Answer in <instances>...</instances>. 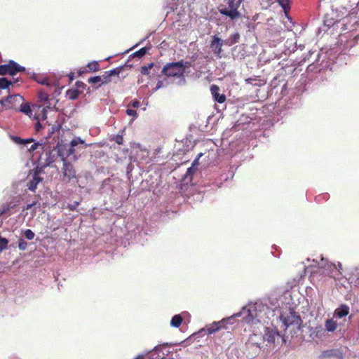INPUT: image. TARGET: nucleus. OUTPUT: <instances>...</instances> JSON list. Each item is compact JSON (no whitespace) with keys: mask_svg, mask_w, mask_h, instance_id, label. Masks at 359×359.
Here are the masks:
<instances>
[{"mask_svg":"<svg viewBox=\"0 0 359 359\" xmlns=\"http://www.w3.org/2000/svg\"><path fill=\"white\" fill-rule=\"evenodd\" d=\"M310 62L307 66L306 72L311 79L316 83L327 79L332 72V64L329 60L327 53L323 50H309L298 61V65H302Z\"/></svg>","mask_w":359,"mask_h":359,"instance_id":"obj_1","label":"nucleus"},{"mask_svg":"<svg viewBox=\"0 0 359 359\" xmlns=\"http://www.w3.org/2000/svg\"><path fill=\"white\" fill-rule=\"evenodd\" d=\"M272 314L273 311L269 310L265 304L261 302H250L243 306L239 312L233 313L229 317L224 318L219 322L224 329H228V325L236 323L238 318H241L240 320L243 323L256 325L264 320L266 315L269 316Z\"/></svg>","mask_w":359,"mask_h":359,"instance_id":"obj_2","label":"nucleus"},{"mask_svg":"<svg viewBox=\"0 0 359 359\" xmlns=\"http://www.w3.org/2000/svg\"><path fill=\"white\" fill-rule=\"evenodd\" d=\"M87 144L80 137H75L69 143L64 140L58 141L53 151L57 152V157H69L79 149H86Z\"/></svg>","mask_w":359,"mask_h":359,"instance_id":"obj_3","label":"nucleus"},{"mask_svg":"<svg viewBox=\"0 0 359 359\" xmlns=\"http://www.w3.org/2000/svg\"><path fill=\"white\" fill-rule=\"evenodd\" d=\"M241 4L242 2L240 0H228V7L219 8V12L221 15L229 18L231 20L241 18V22L244 24L247 28H250V18L242 15L241 13L238 11V8Z\"/></svg>","mask_w":359,"mask_h":359,"instance_id":"obj_4","label":"nucleus"},{"mask_svg":"<svg viewBox=\"0 0 359 359\" xmlns=\"http://www.w3.org/2000/svg\"><path fill=\"white\" fill-rule=\"evenodd\" d=\"M189 65V62L181 60L177 62H168L163 66L161 71L160 78L162 75L167 77H176L177 76H183L185 73L186 68Z\"/></svg>","mask_w":359,"mask_h":359,"instance_id":"obj_5","label":"nucleus"},{"mask_svg":"<svg viewBox=\"0 0 359 359\" xmlns=\"http://www.w3.org/2000/svg\"><path fill=\"white\" fill-rule=\"evenodd\" d=\"M199 159L200 158H194V161L192 162L191 167L187 168L186 173L182 177L179 185L181 191L186 192L188 190L189 185L194 186L196 184V182L194 181V177L197 175L198 172Z\"/></svg>","mask_w":359,"mask_h":359,"instance_id":"obj_6","label":"nucleus"},{"mask_svg":"<svg viewBox=\"0 0 359 359\" xmlns=\"http://www.w3.org/2000/svg\"><path fill=\"white\" fill-rule=\"evenodd\" d=\"M283 323L285 328L289 327L290 325H297L299 327L302 320L299 314L290 306L286 307L280 311L278 317Z\"/></svg>","mask_w":359,"mask_h":359,"instance_id":"obj_7","label":"nucleus"},{"mask_svg":"<svg viewBox=\"0 0 359 359\" xmlns=\"http://www.w3.org/2000/svg\"><path fill=\"white\" fill-rule=\"evenodd\" d=\"M267 325L266 324L264 326V340L266 341L269 344L282 346L285 343L284 337L275 327H268Z\"/></svg>","mask_w":359,"mask_h":359,"instance_id":"obj_8","label":"nucleus"},{"mask_svg":"<svg viewBox=\"0 0 359 359\" xmlns=\"http://www.w3.org/2000/svg\"><path fill=\"white\" fill-rule=\"evenodd\" d=\"M255 120L252 116L242 114L234 124V129H238V131L241 130V135L248 136V133L255 129Z\"/></svg>","mask_w":359,"mask_h":359,"instance_id":"obj_9","label":"nucleus"},{"mask_svg":"<svg viewBox=\"0 0 359 359\" xmlns=\"http://www.w3.org/2000/svg\"><path fill=\"white\" fill-rule=\"evenodd\" d=\"M279 299L274 296L270 297L268 299H264L263 301H257V302H261L263 304H265L266 307L273 311V314L271 316H265L264 318V320L259 323V324L269 325L270 323V320L272 317L275 316L276 315V312L280 314V311L282 310H279L280 308V303Z\"/></svg>","mask_w":359,"mask_h":359,"instance_id":"obj_10","label":"nucleus"},{"mask_svg":"<svg viewBox=\"0 0 359 359\" xmlns=\"http://www.w3.org/2000/svg\"><path fill=\"white\" fill-rule=\"evenodd\" d=\"M24 102V97L20 94L9 95L0 100V104L6 109L14 110L19 109V106Z\"/></svg>","mask_w":359,"mask_h":359,"instance_id":"obj_11","label":"nucleus"},{"mask_svg":"<svg viewBox=\"0 0 359 359\" xmlns=\"http://www.w3.org/2000/svg\"><path fill=\"white\" fill-rule=\"evenodd\" d=\"M194 147V144L188 139L177 141L173 149V156H185Z\"/></svg>","mask_w":359,"mask_h":359,"instance_id":"obj_12","label":"nucleus"},{"mask_svg":"<svg viewBox=\"0 0 359 359\" xmlns=\"http://www.w3.org/2000/svg\"><path fill=\"white\" fill-rule=\"evenodd\" d=\"M308 332L309 338L312 341H318L325 337V330L321 325H317L316 326H309Z\"/></svg>","mask_w":359,"mask_h":359,"instance_id":"obj_13","label":"nucleus"},{"mask_svg":"<svg viewBox=\"0 0 359 359\" xmlns=\"http://www.w3.org/2000/svg\"><path fill=\"white\" fill-rule=\"evenodd\" d=\"M160 69L161 65L159 64L151 62L147 65L142 66L140 72L142 74L147 75L149 77L154 76L155 75H157L158 77V72L161 71Z\"/></svg>","mask_w":359,"mask_h":359,"instance_id":"obj_14","label":"nucleus"},{"mask_svg":"<svg viewBox=\"0 0 359 359\" xmlns=\"http://www.w3.org/2000/svg\"><path fill=\"white\" fill-rule=\"evenodd\" d=\"M238 129H234V125L231 128H226L222 135V140H226L229 143L233 142L234 140L241 139V134Z\"/></svg>","mask_w":359,"mask_h":359,"instance_id":"obj_15","label":"nucleus"},{"mask_svg":"<svg viewBox=\"0 0 359 359\" xmlns=\"http://www.w3.org/2000/svg\"><path fill=\"white\" fill-rule=\"evenodd\" d=\"M222 327L219 321H215L212 324L207 325L205 328L201 329L197 333H195L194 336H202L203 334H212L217 331H219Z\"/></svg>","mask_w":359,"mask_h":359,"instance_id":"obj_16","label":"nucleus"},{"mask_svg":"<svg viewBox=\"0 0 359 359\" xmlns=\"http://www.w3.org/2000/svg\"><path fill=\"white\" fill-rule=\"evenodd\" d=\"M68 158H61L63 163V175L67 177L69 182L72 179L76 178V171L72 163L67 161Z\"/></svg>","mask_w":359,"mask_h":359,"instance_id":"obj_17","label":"nucleus"},{"mask_svg":"<svg viewBox=\"0 0 359 359\" xmlns=\"http://www.w3.org/2000/svg\"><path fill=\"white\" fill-rule=\"evenodd\" d=\"M224 45V40L217 36V35H214L212 39V41L210 43V48L213 50L214 53L217 56H219L222 51V46Z\"/></svg>","mask_w":359,"mask_h":359,"instance_id":"obj_18","label":"nucleus"},{"mask_svg":"<svg viewBox=\"0 0 359 359\" xmlns=\"http://www.w3.org/2000/svg\"><path fill=\"white\" fill-rule=\"evenodd\" d=\"M43 178L38 176L37 174L29 173L28 175V181L27 182V187L31 191H35L37 185L42 181Z\"/></svg>","mask_w":359,"mask_h":359,"instance_id":"obj_19","label":"nucleus"},{"mask_svg":"<svg viewBox=\"0 0 359 359\" xmlns=\"http://www.w3.org/2000/svg\"><path fill=\"white\" fill-rule=\"evenodd\" d=\"M231 55L234 60H242L247 55L244 44L237 45L231 49Z\"/></svg>","mask_w":359,"mask_h":359,"instance_id":"obj_20","label":"nucleus"},{"mask_svg":"<svg viewBox=\"0 0 359 359\" xmlns=\"http://www.w3.org/2000/svg\"><path fill=\"white\" fill-rule=\"evenodd\" d=\"M9 74L11 76L15 75V61L9 60L7 64L0 65V75L4 76Z\"/></svg>","mask_w":359,"mask_h":359,"instance_id":"obj_21","label":"nucleus"},{"mask_svg":"<svg viewBox=\"0 0 359 359\" xmlns=\"http://www.w3.org/2000/svg\"><path fill=\"white\" fill-rule=\"evenodd\" d=\"M210 91L215 101L220 104L225 102L226 96L224 94L219 93V88L217 85H212Z\"/></svg>","mask_w":359,"mask_h":359,"instance_id":"obj_22","label":"nucleus"},{"mask_svg":"<svg viewBox=\"0 0 359 359\" xmlns=\"http://www.w3.org/2000/svg\"><path fill=\"white\" fill-rule=\"evenodd\" d=\"M350 308L345 304H341L334 311V316L337 318H342L348 315Z\"/></svg>","mask_w":359,"mask_h":359,"instance_id":"obj_23","label":"nucleus"},{"mask_svg":"<svg viewBox=\"0 0 359 359\" xmlns=\"http://www.w3.org/2000/svg\"><path fill=\"white\" fill-rule=\"evenodd\" d=\"M32 107H33V105H32L30 102H22L21 104L19 106V109L17 111H20L27 115L29 118H32L33 116V109Z\"/></svg>","mask_w":359,"mask_h":359,"instance_id":"obj_24","label":"nucleus"},{"mask_svg":"<svg viewBox=\"0 0 359 359\" xmlns=\"http://www.w3.org/2000/svg\"><path fill=\"white\" fill-rule=\"evenodd\" d=\"M31 78L34 79L35 81H36L38 83L47 86L48 87L56 86L58 85V81L53 83L47 77L39 79L38 75L36 73H32Z\"/></svg>","mask_w":359,"mask_h":359,"instance_id":"obj_25","label":"nucleus"},{"mask_svg":"<svg viewBox=\"0 0 359 359\" xmlns=\"http://www.w3.org/2000/svg\"><path fill=\"white\" fill-rule=\"evenodd\" d=\"M54 158H46V163L41 165L40 163H38L36 165V167L31 170L30 173L32 174H37L38 176H40V175L43 172V170L45 168H46L50 163L54 162Z\"/></svg>","mask_w":359,"mask_h":359,"instance_id":"obj_26","label":"nucleus"},{"mask_svg":"<svg viewBox=\"0 0 359 359\" xmlns=\"http://www.w3.org/2000/svg\"><path fill=\"white\" fill-rule=\"evenodd\" d=\"M241 39V35L238 32H234L231 34H230V36L226 39L225 40H224V46H232L233 45H235L236 43H238L239 41Z\"/></svg>","mask_w":359,"mask_h":359,"instance_id":"obj_27","label":"nucleus"},{"mask_svg":"<svg viewBox=\"0 0 359 359\" xmlns=\"http://www.w3.org/2000/svg\"><path fill=\"white\" fill-rule=\"evenodd\" d=\"M23 148H26L27 151L29 152L34 151L38 148H41L42 150L43 149V144L39 142H35L32 138V140L29 142V143H26L25 145H23Z\"/></svg>","mask_w":359,"mask_h":359,"instance_id":"obj_28","label":"nucleus"},{"mask_svg":"<svg viewBox=\"0 0 359 359\" xmlns=\"http://www.w3.org/2000/svg\"><path fill=\"white\" fill-rule=\"evenodd\" d=\"M240 165V164H236V163H233L232 164V163H231L230 165H229V169L228 170V172L227 173H225V174H222V178L226 181L230 178H233V176H234V174H235V172H236V170L237 169V168Z\"/></svg>","mask_w":359,"mask_h":359,"instance_id":"obj_29","label":"nucleus"},{"mask_svg":"<svg viewBox=\"0 0 359 359\" xmlns=\"http://www.w3.org/2000/svg\"><path fill=\"white\" fill-rule=\"evenodd\" d=\"M325 332H334L337 328V323L333 318H328L325 322Z\"/></svg>","mask_w":359,"mask_h":359,"instance_id":"obj_30","label":"nucleus"},{"mask_svg":"<svg viewBox=\"0 0 359 359\" xmlns=\"http://www.w3.org/2000/svg\"><path fill=\"white\" fill-rule=\"evenodd\" d=\"M246 346L248 349L252 351V353L250 355L251 358H255L259 353L261 351V348L257 343L248 342Z\"/></svg>","mask_w":359,"mask_h":359,"instance_id":"obj_31","label":"nucleus"},{"mask_svg":"<svg viewBox=\"0 0 359 359\" xmlns=\"http://www.w3.org/2000/svg\"><path fill=\"white\" fill-rule=\"evenodd\" d=\"M245 82L246 84L251 85L252 86H261L264 84L263 81L257 76L247 78L245 79Z\"/></svg>","mask_w":359,"mask_h":359,"instance_id":"obj_32","label":"nucleus"},{"mask_svg":"<svg viewBox=\"0 0 359 359\" xmlns=\"http://www.w3.org/2000/svg\"><path fill=\"white\" fill-rule=\"evenodd\" d=\"M340 355V357L341 358V353L337 349H330L323 351L320 358H332L334 356H339Z\"/></svg>","mask_w":359,"mask_h":359,"instance_id":"obj_33","label":"nucleus"},{"mask_svg":"<svg viewBox=\"0 0 359 359\" xmlns=\"http://www.w3.org/2000/svg\"><path fill=\"white\" fill-rule=\"evenodd\" d=\"M11 86H13V82L6 77L0 78V93L2 90H7L8 92Z\"/></svg>","mask_w":359,"mask_h":359,"instance_id":"obj_34","label":"nucleus"},{"mask_svg":"<svg viewBox=\"0 0 359 359\" xmlns=\"http://www.w3.org/2000/svg\"><path fill=\"white\" fill-rule=\"evenodd\" d=\"M150 48H151V45H149L148 46L142 47L140 49H139L138 50L133 53L130 55V57L141 58L147 53V52L150 50Z\"/></svg>","mask_w":359,"mask_h":359,"instance_id":"obj_35","label":"nucleus"},{"mask_svg":"<svg viewBox=\"0 0 359 359\" xmlns=\"http://www.w3.org/2000/svg\"><path fill=\"white\" fill-rule=\"evenodd\" d=\"M10 137L14 143L21 147H23V145H25L26 143H29V142L32 140V138L23 139L16 135H11Z\"/></svg>","mask_w":359,"mask_h":359,"instance_id":"obj_36","label":"nucleus"},{"mask_svg":"<svg viewBox=\"0 0 359 359\" xmlns=\"http://www.w3.org/2000/svg\"><path fill=\"white\" fill-rule=\"evenodd\" d=\"M81 93L82 91H79L78 89L74 88H70L66 91V96H67L71 100H75Z\"/></svg>","mask_w":359,"mask_h":359,"instance_id":"obj_37","label":"nucleus"},{"mask_svg":"<svg viewBox=\"0 0 359 359\" xmlns=\"http://www.w3.org/2000/svg\"><path fill=\"white\" fill-rule=\"evenodd\" d=\"M183 321V318L181 314H176L175 315L171 320H170V325L173 327H179L182 323Z\"/></svg>","mask_w":359,"mask_h":359,"instance_id":"obj_38","label":"nucleus"},{"mask_svg":"<svg viewBox=\"0 0 359 359\" xmlns=\"http://www.w3.org/2000/svg\"><path fill=\"white\" fill-rule=\"evenodd\" d=\"M279 6L283 8L284 12H287L290 10L292 0H276Z\"/></svg>","mask_w":359,"mask_h":359,"instance_id":"obj_39","label":"nucleus"},{"mask_svg":"<svg viewBox=\"0 0 359 359\" xmlns=\"http://www.w3.org/2000/svg\"><path fill=\"white\" fill-rule=\"evenodd\" d=\"M100 76H101V83H100L97 86L95 87V90L98 89L102 85L108 84L111 81V77L108 74V73H107V71L104 72V74Z\"/></svg>","mask_w":359,"mask_h":359,"instance_id":"obj_40","label":"nucleus"},{"mask_svg":"<svg viewBox=\"0 0 359 359\" xmlns=\"http://www.w3.org/2000/svg\"><path fill=\"white\" fill-rule=\"evenodd\" d=\"M87 67L90 69V71L95 72L100 69V65L97 61L93 60L87 64Z\"/></svg>","mask_w":359,"mask_h":359,"instance_id":"obj_41","label":"nucleus"},{"mask_svg":"<svg viewBox=\"0 0 359 359\" xmlns=\"http://www.w3.org/2000/svg\"><path fill=\"white\" fill-rule=\"evenodd\" d=\"M169 83H169L168 79H166V78H164L163 80H158L157 82L156 86L154 89V91H156L157 90H158L161 88L167 87L169 85Z\"/></svg>","mask_w":359,"mask_h":359,"instance_id":"obj_42","label":"nucleus"},{"mask_svg":"<svg viewBox=\"0 0 359 359\" xmlns=\"http://www.w3.org/2000/svg\"><path fill=\"white\" fill-rule=\"evenodd\" d=\"M61 127H62V125L60 123H57L56 125L51 126L50 128H48V137H50L55 132L59 133L60 130L61 129Z\"/></svg>","mask_w":359,"mask_h":359,"instance_id":"obj_43","label":"nucleus"},{"mask_svg":"<svg viewBox=\"0 0 359 359\" xmlns=\"http://www.w3.org/2000/svg\"><path fill=\"white\" fill-rule=\"evenodd\" d=\"M38 99L40 102H47L49 101V95L44 91H39Z\"/></svg>","mask_w":359,"mask_h":359,"instance_id":"obj_44","label":"nucleus"},{"mask_svg":"<svg viewBox=\"0 0 359 359\" xmlns=\"http://www.w3.org/2000/svg\"><path fill=\"white\" fill-rule=\"evenodd\" d=\"M22 234L29 241H31V240L34 239V238L35 236L34 232L32 230L29 229H27L25 230H23L22 231Z\"/></svg>","mask_w":359,"mask_h":359,"instance_id":"obj_45","label":"nucleus"},{"mask_svg":"<svg viewBox=\"0 0 359 359\" xmlns=\"http://www.w3.org/2000/svg\"><path fill=\"white\" fill-rule=\"evenodd\" d=\"M88 82L92 85H95L97 83H101V76H91L88 79Z\"/></svg>","mask_w":359,"mask_h":359,"instance_id":"obj_46","label":"nucleus"},{"mask_svg":"<svg viewBox=\"0 0 359 359\" xmlns=\"http://www.w3.org/2000/svg\"><path fill=\"white\" fill-rule=\"evenodd\" d=\"M87 85L84 83L83 81H77L75 83V88L78 89L79 91H83L87 88Z\"/></svg>","mask_w":359,"mask_h":359,"instance_id":"obj_47","label":"nucleus"},{"mask_svg":"<svg viewBox=\"0 0 359 359\" xmlns=\"http://www.w3.org/2000/svg\"><path fill=\"white\" fill-rule=\"evenodd\" d=\"M8 240L0 236V251L7 248Z\"/></svg>","mask_w":359,"mask_h":359,"instance_id":"obj_48","label":"nucleus"},{"mask_svg":"<svg viewBox=\"0 0 359 359\" xmlns=\"http://www.w3.org/2000/svg\"><path fill=\"white\" fill-rule=\"evenodd\" d=\"M27 243L25 241L24 238H20L18 240V248L20 250H25L27 249Z\"/></svg>","mask_w":359,"mask_h":359,"instance_id":"obj_49","label":"nucleus"},{"mask_svg":"<svg viewBox=\"0 0 359 359\" xmlns=\"http://www.w3.org/2000/svg\"><path fill=\"white\" fill-rule=\"evenodd\" d=\"M126 113L128 116H133V120L135 119L138 116L137 111L130 108H128L126 110Z\"/></svg>","mask_w":359,"mask_h":359,"instance_id":"obj_50","label":"nucleus"},{"mask_svg":"<svg viewBox=\"0 0 359 359\" xmlns=\"http://www.w3.org/2000/svg\"><path fill=\"white\" fill-rule=\"evenodd\" d=\"M26 68L23 66L20 65L18 62L15 61V75L18 72H25Z\"/></svg>","mask_w":359,"mask_h":359,"instance_id":"obj_51","label":"nucleus"},{"mask_svg":"<svg viewBox=\"0 0 359 359\" xmlns=\"http://www.w3.org/2000/svg\"><path fill=\"white\" fill-rule=\"evenodd\" d=\"M80 203H81V201H74L73 203L68 204L67 208L70 211H75L77 210V208L80 205Z\"/></svg>","mask_w":359,"mask_h":359,"instance_id":"obj_52","label":"nucleus"},{"mask_svg":"<svg viewBox=\"0 0 359 359\" xmlns=\"http://www.w3.org/2000/svg\"><path fill=\"white\" fill-rule=\"evenodd\" d=\"M131 67H132L131 65H128L127 63H125L124 65H120V66L116 67L115 69H116V72L119 75L123 71V69L125 68H128V69H130Z\"/></svg>","mask_w":359,"mask_h":359,"instance_id":"obj_53","label":"nucleus"},{"mask_svg":"<svg viewBox=\"0 0 359 359\" xmlns=\"http://www.w3.org/2000/svg\"><path fill=\"white\" fill-rule=\"evenodd\" d=\"M140 106V102L137 99L132 100L128 105V107L133 108H138Z\"/></svg>","mask_w":359,"mask_h":359,"instance_id":"obj_54","label":"nucleus"},{"mask_svg":"<svg viewBox=\"0 0 359 359\" xmlns=\"http://www.w3.org/2000/svg\"><path fill=\"white\" fill-rule=\"evenodd\" d=\"M11 207L9 205H4L0 208V217L2 216L3 215L7 213L11 210Z\"/></svg>","mask_w":359,"mask_h":359,"instance_id":"obj_55","label":"nucleus"},{"mask_svg":"<svg viewBox=\"0 0 359 359\" xmlns=\"http://www.w3.org/2000/svg\"><path fill=\"white\" fill-rule=\"evenodd\" d=\"M50 109V107L49 105L46 106L42 109V110H41V119L42 120H46L47 118V111H48V109Z\"/></svg>","mask_w":359,"mask_h":359,"instance_id":"obj_56","label":"nucleus"},{"mask_svg":"<svg viewBox=\"0 0 359 359\" xmlns=\"http://www.w3.org/2000/svg\"><path fill=\"white\" fill-rule=\"evenodd\" d=\"M113 140H114V142L116 143H117L118 144H122L123 142V137L122 135H116L114 138Z\"/></svg>","mask_w":359,"mask_h":359,"instance_id":"obj_57","label":"nucleus"},{"mask_svg":"<svg viewBox=\"0 0 359 359\" xmlns=\"http://www.w3.org/2000/svg\"><path fill=\"white\" fill-rule=\"evenodd\" d=\"M35 119L37 120L36 123H35V130H36V131L39 132V130H41L43 128V126L40 123V121H39V117L38 116H35Z\"/></svg>","mask_w":359,"mask_h":359,"instance_id":"obj_58","label":"nucleus"},{"mask_svg":"<svg viewBox=\"0 0 359 359\" xmlns=\"http://www.w3.org/2000/svg\"><path fill=\"white\" fill-rule=\"evenodd\" d=\"M330 266L333 267L334 269L337 270L339 274H341V272L340 271L342 269V265L340 262H338L337 266L334 264L331 263Z\"/></svg>","mask_w":359,"mask_h":359,"instance_id":"obj_59","label":"nucleus"},{"mask_svg":"<svg viewBox=\"0 0 359 359\" xmlns=\"http://www.w3.org/2000/svg\"><path fill=\"white\" fill-rule=\"evenodd\" d=\"M176 77L179 78V80L177 83L179 86H183L186 83V79H185L184 75L183 76H177Z\"/></svg>","mask_w":359,"mask_h":359,"instance_id":"obj_60","label":"nucleus"},{"mask_svg":"<svg viewBox=\"0 0 359 359\" xmlns=\"http://www.w3.org/2000/svg\"><path fill=\"white\" fill-rule=\"evenodd\" d=\"M37 203V201H34L31 203L27 204L26 206L23 207L22 210H27L33 208L34 205H36Z\"/></svg>","mask_w":359,"mask_h":359,"instance_id":"obj_61","label":"nucleus"},{"mask_svg":"<svg viewBox=\"0 0 359 359\" xmlns=\"http://www.w3.org/2000/svg\"><path fill=\"white\" fill-rule=\"evenodd\" d=\"M107 73H108V74L110 76V77L111 76H119L118 74V73L116 72V69L114 68L111 70H109V71H107Z\"/></svg>","mask_w":359,"mask_h":359,"instance_id":"obj_62","label":"nucleus"},{"mask_svg":"<svg viewBox=\"0 0 359 359\" xmlns=\"http://www.w3.org/2000/svg\"><path fill=\"white\" fill-rule=\"evenodd\" d=\"M149 38V36H147L146 38H144L142 39L140 41H139L137 43H136L135 45H134L131 48L128 49L126 52H128L130 50L133 49V48H135L136 47H137L139 45H140L141 43H142L147 39Z\"/></svg>","mask_w":359,"mask_h":359,"instance_id":"obj_63","label":"nucleus"},{"mask_svg":"<svg viewBox=\"0 0 359 359\" xmlns=\"http://www.w3.org/2000/svg\"><path fill=\"white\" fill-rule=\"evenodd\" d=\"M334 24V22L332 21V20L325 21V25L329 28L331 27Z\"/></svg>","mask_w":359,"mask_h":359,"instance_id":"obj_64","label":"nucleus"}]
</instances>
